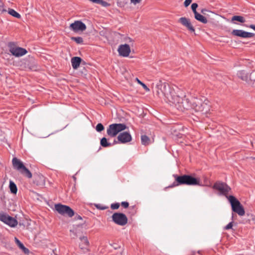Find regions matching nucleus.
Masks as SVG:
<instances>
[{
	"label": "nucleus",
	"mask_w": 255,
	"mask_h": 255,
	"mask_svg": "<svg viewBox=\"0 0 255 255\" xmlns=\"http://www.w3.org/2000/svg\"><path fill=\"white\" fill-rule=\"evenodd\" d=\"M160 92L164 102L171 106L174 105L179 111L192 109V101L185 95L182 97L176 95L175 90L168 83H160Z\"/></svg>",
	"instance_id": "nucleus-1"
},
{
	"label": "nucleus",
	"mask_w": 255,
	"mask_h": 255,
	"mask_svg": "<svg viewBox=\"0 0 255 255\" xmlns=\"http://www.w3.org/2000/svg\"><path fill=\"white\" fill-rule=\"evenodd\" d=\"M173 176L175 181L171 185L169 186L170 188H173L180 185L203 186L202 184H200L199 178H195L190 175H178L177 174H173Z\"/></svg>",
	"instance_id": "nucleus-2"
},
{
	"label": "nucleus",
	"mask_w": 255,
	"mask_h": 255,
	"mask_svg": "<svg viewBox=\"0 0 255 255\" xmlns=\"http://www.w3.org/2000/svg\"><path fill=\"white\" fill-rule=\"evenodd\" d=\"M208 100L204 102L200 99L194 98L192 99V109L196 112H200L202 114H206L210 111V106Z\"/></svg>",
	"instance_id": "nucleus-3"
},
{
	"label": "nucleus",
	"mask_w": 255,
	"mask_h": 255,
	"mask_svg": "<svg viewBox=\"0 0 255 255\" xmlns=\"http://www.w3.org/2000/svg\"><path fill=\"white\" fill-rule=\"evenodd\" d=\"M12 163L13 168L28 178L32 177L31 172L24 165L22 162L16 157L13 158Z\"/></svg>",
	"instance_id": "nucleus-4"
},
{
	"label": "nucleus",
	"mask_w": 255,
	"mask_h": 255,
	"mask_svg": "<svg viewBox=\"0 0 255 255\" xmlns=\"http://www.w3.org/2000/svg\"><path fill=\"white\" fill-rule=\"evenodd\" d=\"M228 199L231 204L232 210L233 212L241 216L245 215V211L243 206L235 197L230 195L228 197Z\"/></svg>",
	"instance_id": "nucleus-5"
},
{
	"label": "nucleus",
	"mask_w": 255,
	"mask_h": 255,
	"mask_svg": "<svg viewBox=\"0 0 255 255\" xmlns=\"http://www.w3.org/2000/svg\"><path fill=\"white\" fill-rule=\"evenodd\" d=\"M127 128V127L125 124H113L109 126L107 129V133L110 137H114Z\"/></svg>",
	"instance_id": "nucleus-6"
},
{
	"label": "nucleus",
	"mask_w": 255,
	"mask_h": 255,
	"mask_svg": "<svg viewBox=\"0 0 255 255\" xmlns=\"http://www.w3.org/2000/svg\"><path fill=\"white\" fill-rule=\"evenodd\" d=\"M55 209L62 215L69 217H72L74 215V211L68 206L59 203L55 205Z\"/></svg>",
	"instance_id": "nucleus-7"
},
{
	"label": "nucleus",
	"mask_w": 255,
	"mask_h": 255,
	"mask_svg": "<svg viewBox=\"0 0 255 255\" xmlns=\"http://www.w3.org/2000/svg\"><path fill=\"white\" fill-rule=\"evenodd\" d=\"M213 188L219 191L220 194L223 195L228 199V194L231 191V188L226 183L220 181L216 182L213 186Z\"/></svg>",
	"instance_id": "nucleus-8"
},
{
	"label": "nucleus",
	"mask_w": 255,
	"mask_h": 255,
	"mask_svg": "<svg viewBox=\"0 0 255 255\" xmlns=\"http://www.w3.org/2000/svg\"><path fill=\"white\" fill-rule=\"evenodd\" d=\"M112 221L117 225L123 226L128 223V218L126 215L122 213H115L112 216Z\"/></svg>",
	"instance_id": "nucleus-9"
},
{
	"label": "nucleus",
	"mask_w": 255,
	"mask_h": 255,
	"mask_svg": "<svg viewBox=\"0 0 255 255\" xmlns=\"http://www.w3.org/2000/svg\"><path fill=\"white\" fill-rule=\"evenodd\" d=\"M0 220L11 227H14L17 224L16 219L4 213H0Z\"/></svg>",
	"instance_id": "nucleus-10"
},
{
	"label": "nucleus",
	"mask_w": 255,
	"mask_h": 255,
	"mask_svg": "<svg viewBox=\"0 0 255 255\" xmlns=\"http://www.w3.org/2000/svg\"><path fill=\"white\" fill-rule=\"evenodd\" d=\"M69 27L74 32L83 31L86 29L85 24L79 20L75 21L74 23H71Z\"/></svg>",
	"instance_id": "nucleus-11"
},
{
	"label": "nucleus",
	"mask_w": 255,
	"mask_h": 255,
	"mask_svg": "<svg viewBox=\"0 0 255 255\" xmlns=\"http://www.w3.org/2000/svg\"><path fill=\"white\" fill-rule=\"evenodd\" d=\"M233 36L242 38H251L254 37L255 34L254 33L249 32L241 29H234L232 31Z\"/></svg>",
	"instance_id": "nucleus-12"
},
{
	"label": "nucleus",
	"mask_w": 255,
	"mask_h": 255,
	"mask_svg": "<svg viewBox=\"0 0 255 255\" xmlns=\"http://www.w3.org/2000/svg\"><path fill=\"white\" fill-rule=\"evenodd\" d=\"M9 51L16 57H21L27 53L26 49L20 47H10Z\"/></svg>",
	"instance_id": "nucleus-13"
},
{
	"label": "nucleus",
	"mask_w": 255,
	"mask_h": 255,
	"mask_svg": "<svg viewBox=\"0 0 255 255\" xmlns=\"http://www.w3.org/2000/svg\"><path fill=\"white\" fill-rule=\"evenodd\" d=\"M118 51L119 55L124 57H127L129 56L131 50L129 45L125 44L119 46Z\"/></svg>",
	"instance_id": "nucleus-14"
},
{
	"label": "nucleus",
	"mask_w": 255,
	"mask_h": 255,
	"mask_svg": "<svg viewBox=\"0 0 255 255\" xmlns=\"http://www.w3.org/2000/svg\"><path fill=\"white\" fill-rule=\"evenodd\" d=\"M118 142L121 143H126L130 141L132 137L130 134L127 132L124 131L120 133L117 137Z\"/></svg>",
	"instance_id": "nucleus-15"
},
{
	"label": "nucleus",
	"mask_w": 255,
	"mask_h": 255,
	"mask_svg": "<svg viewBox=\"0 0 255 255\" xmlns=\"http://www.w3.org/2000/svg\"><path fill=\"white\" fill-rule=\"evenodd\" d=\"M178 21L186 27L190 31L195 32V28L192 26L189 19L185 17H182L179 19Z\"/></svg>",
	"instance_id": "nucleus-16"
},
{
	"label": "nucleus",
	"mask_w": 255,
	"mask_h": 255,
	"mask_svg": "<svg viewBox=\"0 0 255 255\" xmlns=\"http://www.w3.org/2000/svg\"><path fill=\"white\" fill-rule=\"evenodd\" d=\"M79 239L81 241L79 244L80 248L82 250L87 249L89 245V242L88 240L87 237L82 236L80 237Z\"/></svg>",
	"instance_id": "nucleus-17"
},
{
	"label": "nucleus",
	"mask_w": 255,
	"mask_h": 255,
	"mask_svg": "<svg viewBox=\"0 0 255 255\" xmlns=\"http://www.w3.org/2000/svg\"><path fill=\"white\" fill-rule=\"evenodd\" d=\"M81 60L79 57H74L71 59L72 66L74 69H77L79 67Z\"/></svg>",
	"instance_id": "nucleus-18"
},
{
	"label": "nucleus",
	"mask_w": 255,
	"mask_h": 255,
	"mask_svg": "<svg viewBox=\"0 0 255 255\" xmlns=\"http://www.w3.org/2000/svg\"><path fill=\"white\" fill-rule=\"evenodd\" d=\"M118 142L116 140H114L113 143H111L108 141L107 138L104 137L101 139L100 144L104 147H107L112 146L113 144L117 143Z\"/></svg>",
	"instance_id": "nucleus-19"
},
{
	"label": "nucleus",
	"mask_w": 255,
	"mask_h": 255,
	"mask_svg": "<svg viewBox=\"0 0 255 255\" xmlns=\"http://www.w3.org/2000/svg\"><path fill=\"white\" fill-rule=\"evenodd\" d=\"M237 75L239 78H241L242 80L248 81L249 76L248 73L245 71H239L237 73Z\"/></svg>",
	"instance_id": "nucleus-20"
},
{
	"label": "nucleus",
	"mask_w": 255,
	"mask_h": 255,
	"mask_svg": "<svg viewBox=\"0 0 255 255\" xmlns=\"http://www.w3.org/2000/svg\"><path fill=\"white\" fill-rule=\"evenodd\" d=\"M195 18L198 20L199 21L204 23L206 24L208 22V20L207 18L204 16L203 15H201L199 13L197 12L196 14H194Z\"/></svg>",
	"instance_id": "nucleus-21"
},
{
	"label": "nucleus",
	"mask_w": 255,
	"mask_h": 255,
	"mask_svg": "<svg viewBox=\"0 0 255 255\" xmlns=\"http://www.w3.org/2000/svg\"><path fill=\"white\" fill-rule=\"evenodd\" d=\"M15 243L17 244V245L18 246V247L22 250V251L25 254H28L29 252V250L25 248L23 244L19 241L16 238H15Z\"/></svg>",
	"instance_id": "nucleus-22"
},
{
	"label": "nucleus",
	"mask_w": 255,
	"mask_h": 255,
	"mask_svg": "<svg viewBox=\"0 0 255 255\" xmlns=\"http://www.w3.org/2000/svg\"><path fill=\"white\" fill-rule=\"evenodd\" d=\"M237 21L241 23H244L246 22V19L244 17L240 15H234L232 17L231 21Z\"/></svg>",
	"instance_id": "nucleus-23"
},
{
	"label": "nucleus",
	"mask_w": 255,
	"mask_h": 255,
	"mask_svg": "<svg viewBox=\"0 0 255 255\" xmlns=\"http://www.w3.org/2000/svg\"><path fill=\"white\" fill-rule=\"evenodd\" d=\"M9 187L10 190V192L11 193L13 194H16L17 191V188L16 187V184L11 180H10L9 181Z\"/></svg>",
	"instance_id": "nucleus-24"
},
{
	"label": "nucleus",
	"mask_w": 255,
	"mask_h": 255,
	"mask_svg": "<svg viewBox=\"0 0 255 255\" xmlns=\"http://www.w3.org/2000/svg\"><path fill=\"white\" fill-rule=\"evenodd\" d=\"M141 143L143 145H146L150 143V140L149 138L146 135H142L141 136Z\"/></svg>",
	"instance_id": "nucleus-25"
},
{
	"label": "nucleus",
	"mask_w": 255,
	"mask_h": 255,
	"mask_svg": "<svg viewBox=\"0 0 255 255\" xmlns=\"http://www.w3.org/2000/svg\"><path fill=\"white\" fill-rule=\"evenodd\" d=\"M8 13L14 17H16L17 18H20L21 17L20 14L19 13H18L17 12H16L13 9L8 8Z\"/></svg>",
	"instance_id": "nucleus-26"
},
{
	"label": "nucleus",
	"mask_w": 255,
	"mask_h": 255,
	"mask_svg": "<svg viewBox=\"0 0 255 255\" xmlns=\"http://www.w3.org/2000/svg\"><path fill=\"white\" fill-rule=\"evenodd\" d=\"M79 227V226H77V227L75 228L73 230H70V232L73 234H71V236L73 238H75V237H77L79 236V232L78 231V228Z\"/></svg>",
	"instance_id": "nucleus-27"
},
{
	"label": "nucleus",
	"mask_w": 255,
	"mask_h": 255,
	"mask_svg": "<svg viewBox=\"0 0 255 255\" xmlns=\"http://www.w3.org/2000/svg\"><path fill=\"white\" fill-rule=\"evenodd\" d=\"M71 39L77 44H83V39L81 37H72Z\"/></svg>",
	"instance_id": "nucleus-28"
},
{
	"label": "nucleus",
	"mask_w": 255,
	"mask_h": 255,
	"mask_svg": "<svg viewBox=\"0 0 255 255\" xmlns=\"http://www.w3.org/2000/svg\"><path fill=\"white\" fill-rule=\"evenodd\" d=\"M6 11V9L4 6V4L1 0H0V14Z\"/></svg>",
	"instance_id": "nucleus-29"
},
{
	"label": "nucleus",
	"mask_w": 255,
	"mask_h": 255,
	"mask_svg": "<svg viewBox=\"0 0 255 255\" xmlns=\"http://www.w3.org/2000/svg\"><path fill=\"white\" fill-rule=\"evenodd\" d=\"M104 129V127L101 123H99L96 127V130L98 132H101Z\"/></svg>",
	"instance_id": "nucleus-30"
},
{
	"label": "nucleus",
	"mask_w": 255,
	"mask_h": 255,
	"mask_svg": "<svg viewBox=\"0 0 255 255\" xmlns=\"http://www.w3.org/2000/svg\"><path fill=\"white\" fill-rule=\"evenodd\" d=\"M95 207L97 209L101 210H104L108 208V206H104L101 204H97L95 205Z\"/></svg>",
	"instance_id": "nucleus-31"
},
{
	"label": "nucleus",
	"mask_w": 255,
	"mask_h": 255,
	"mask_svg": "<svg viewBox=\"0 0 255 255\" xmlns=\"http://www.w3.org/2000/svg\"><path fill=\"white\" fill-rule=\"evenodd\" d=\"M198 5L196 3H193L191 5V9L194 14L198 12L196 10V9L198 7Z\"/></svg>",
	"instance_id": "nucleus-32"
},
{
	"label": "nucleus",
	"mask_w": 255,
	"mask_h": 255,
	"mask_svg": "<svg viewBox=\"0 0 255 255\" xmlns=\"http://www.w3.org/2000/svg\"><path fill=\"white\" fill-rule=\"evenodd\" d=\"M136 80L137 81V83L141 85L142 87L146 91H149V89L147 88L146 85L144 84L143 83H142L141 81H140L138 78H136Z\"/></svg>",
	"instance_id": "nucleus-33"
},
{
	"label": "nucleus",
	"mask_w": 255,
	"mask_h": 255,
	"mask_svg": "<svg viewBox=\"0 0 255 255\" xmlns=\"http://www.w3.org/2000/svg\"><path fill=\"white\" fill-rule=\"evenodd\" d=\"M120 204L119 203H113L111 205V208L113 210H116L120 207Z\"/></svg>",
	"instance_id": "nucleus-34"
},
{
	"label": "nucleus",
	"mask_w": 255,
	"mask_h": 255,
	"mask_svg": "<svg viewBox=\"0 0 255 255\" xmlns=\"http://www.w3.org/2000/svg\"><path fill=\"white\" fill-rule=\"evenodd\" d=\"M99 4L104 7H107L110 5V4L108 2L103 0H100Z\"/></svg>",
	"instance_id": "nucleus-35"
},
{
	"label": "nucleus",
	"mask_w": 255,
	"mask_h": 255,
	"mask_svg": "<svg viewBox=\"0 0 255 255\" xmlns=\"http://www.w3.org/2000/svg\"><path fill=\"white\" fill-rule=\"evenodd\" d=\"M233 225V222L229 223L225 227V230H229L232 228Z\"/></svg>",
	"instance_id": "nucleus-36"
},
{
	"label": "nucleus",
	"mask_w": 255,
	"mask_h": 255,
	"mask_svg": "<svg viewBox=\"0 0 255 255\" xmlns=\"http://www.w3.org/2000/svg\"><path fill=\"white\" fill-rule=\"evenodd\" d=\"M121 205L125 208H127L129 204L128 202L124 201L121 203Z\"/></svg>",
	"instance_id": "nucleus-37"
},
{
	"label": "nucleus",
	"mask_w": 255,
	"mask_h": 255,
	"mask_svg": "<svg viewBox=\"0 0 255 255\" xmlns=\"http://www.w3.org/2000/svg\"><path fill=\"white\" fill-rule=\"evenodd\" d=\"M192 0H185L184 4L185 7H187L191 3Z\"/></svg>",
	"instance_id": "nucleus-38"
},
{
	"label": "nucleus",
	"mask_w": 255,
	"mask_h": 255,
	"mask_svg": "<svg viewBox=\"0 0 255 255\" xmlns=\"http://www.w3.org/2000/svg\"><path fill=\"white\" fill-rule=\"evenodd\" d=\"M141 0H130L131 3L136 4L140 2Z\"/></svg>",
	"instance_id": "nucleus-39"
},
{
	"label": "nucleus",
	"mask_w": 255,
	"mask_h": 255,
	"mask_svg": "<svg viewBox=\"0 0 255 255\" xmlns=\"http://www.w3.org/2000/svg\"><path fill=\"white\" fill-rule=\"evenodd\" d=\"M244 26H245L246 27H250V28L254 29V30H255V25H254V24H250V25H244Z\"/></svg>",
	"instance_id": "nucleus-40"
},
{
	"label": "nucleus",
	"mask_w": 255,
	"mask_h": 255,
	"mask_svg": "<svg viewBox=\"0 0 255 255\" xmlns=\"http://www.w3.org/2000/svg\"><path fill=\"white\" fill-rule=\"evenodd\" d=\"M115 249H117L120 248V247L116 244H114L113 245H111Z\"/></svg>",
	"instance_id": "nucleus-41"
},
{
	"label": "nucleus",
	"mask_w": 255,
	"mask_h": 255,
	"mask_svg": "<svg viewBox=\"0 0 255 255\" xmlns=\"http://www.w3.org/2000/svg\"><path fill=\"white\" fill-rule=\"evenodd\" d=\"M76 220H82V218L81 216L77 215L75 217Z\"/></svg>",
	"instance_id": "nucleus-42"
},
{
	"label": "nucleus",
	"mask_w": 255,
	"mask_h": 255,
	"mask_svg": "<svg viewBox=\"0 0 255 255\" xmlns=\"http://www.w3.org/2000/svg\"><path fill=\"white\" fill-rule=\"evenodd\" d=\"M250 80H251V81H255V78H254V77L253 76L252 73H251V74H250Z\"/></svg>",
	"instance_id": "nucleus-43"
},
{
	"label": "nucleus",
	"mask_w": 255,
	"mask_h": 255,
	"mask_svg": "<svg viewBox=\"0 0 255 255\" xmlns=\"http://www.w3.org/2000/svg\"><path fill=\"white\" fill-rule=\"evenodd\" d=\"M90 1H92L93 2L99 4L100 0H90Z\"/></svg>",
	"instance_id": "nucleus-44"
},
{
	"label": "nucleus",
	"mask_w": 255,
	"mask_h": 255,
	"mask_svg": "<svg viewBox=\"0 0 255 255\" xmlns=\"http://www.w3.org/2000/svg\"><path fill=\"white\" fill-rule=\"evenodd\" d=\"M204 11H206V9H202V10H201V12H202V13H204Z\"/></svg>",
	"instance_id": "nucleus-45"
},
{
	"label": "nucleus",
	"mask_w": 255,
	"mask_h": 255,
	"mask_svg": "<svg viewBox=\"0 0 255 255\" xmlns=\"http://www.w3.org/2000/svg\"><path fill=\"white\" fill-rule=\"evenodd\" d=\"M128 39L129 40V41H130V42L132 41V39L128 37Z\"/></svg>",
	"instance_id": "nucleus-46"
}]
</instances>
